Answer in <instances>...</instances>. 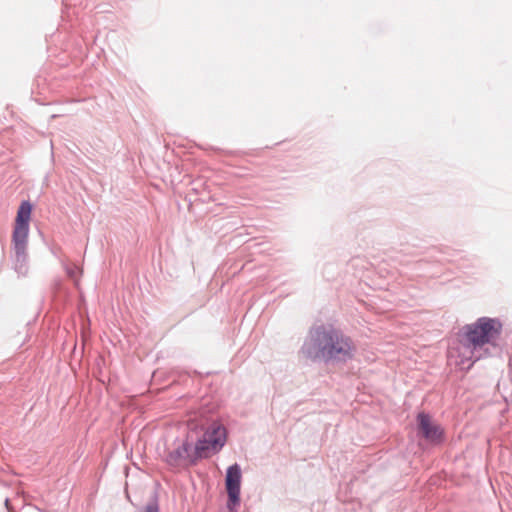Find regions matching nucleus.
<instances>
[{"mask_svg": "<svg viewBox=\"0 0 512 512\" xmlns=\"http://www.w3.org/2000/svg\"><path fill=\"white\" fill-rule=\"evenodd\" d=\"M300 354L313 362L345 364L357 353L354 340L341 329L332 325L311 327L300 348Z\"/></svg>", "mask_w": 512, "mask_h": 512, "instance_id": "obj_1", "label": "nucleus"}, {"mask_svg": "<svg viewBox=\"0 0 512 512\" xmlns=\"http://www.w3.org/2000/svg\"><path fill=\"white\" fill-rule=\"evenodd\" d=\"M502 330L501 323L492 318L481 317L463 328L464 345L473 353L485 344L495 345Z\"/></svg>", "mask_w": 512, "mask_h": 512, "instance_id": "obj_2", "label": "nucleus"}, {"mask_svg": "<svg viewBox=\"0 0 512 512\" xmlns=\"http://www.w3.org/2000/svg\"><path fill=\"white\" fill-rule=\"evenodd\" d=\"M227 438L226 428L218 421H213L199 438L194 448L192 447L193 461L197 464L199 460L218 453L225 445Z\"/></svg>", "mask_w": 512, "mask_h": 512, "instance_id": "obj_3", "label": "nucleus"}, {"mask_svg": "<svg viewBox=\"0 0 512 512\" xmlns=\"http://www.w3.org/2000/svg\"><path fill=\"white\" fill-rule=\"evenodd\" d=\"M32 205L29 201H22L17 211L16 223L12 234L13 245L22 252L24 243L28 240L29 220Z\"/></svg>", "mask_w": 512, "mask_h": 512, "instance_id": "obj_4", "label": "nucleus"}, {"mask_svg": "<svg viewBox=\"0 0 512 512\" xmlns=\"http://www.w3.org/2000/svg\"><path fill=\"white\" fill-rule=\"evenodd\" d=\"M164 461L174 468L193 466L192 444L187 439L178 442L174 449L165 455Z\"/></svg>", "mask_w": 512, "mask_h": 512, "instance_id": "obj_5", "label": "nucleus"}, {"mask_svg": "<svg viewBox=\"0 0 512 512\" xmlns=\"http://www.w3.org/2000/svg\"><path fill=\"white\" fill-rule=\"evenodd\" d=\"M242 472L239 464L235 463L226 471L225 486L228 494L229 506H240Z\"/></svg>", "mask_w": 512, "mask_h": 512, "instance_id": "obj_6", "label": "nucleus"}, {"mask_svg": "<svg viewBox=\"0 0 512 512\" xmlns=\"http://www.w3.org/2000/svg\"><path fill=\"white\" fill-rule=\"evenodd\" d=\"M419 433L430 443L439 444L443 440V430L432 422L429 414L421 412L417 415Z\"/></svg>", "mask_w": 512, "mask_h": 512, "instance_id": "obj_7", "label": "nucleus"}, {"mask_svg": "<svg viewBox=\"0 0 512 512\" xmlns=\"http://www.w3.org/2000/svg\"><path fill=\"white\" fill-rule=\"evenodd\" d=\"M26 248H27V242L24 243L23 251L20 252L17 250L16 246H14L15 251V270L19 274H26L27 272V265H26Z\"/></svg>", "mask_w": 512, "mask_h": 512, "instance_id": "obj_8", "label": "nucleus"}, {"mask_svg": "<svg viewBox=\"0 0 512 512\" xmlns=\"http://www.w3.org/2000/svg\"><path fill=\"white\" fill-rule=\"evenodd\" d=\"M65 271L69 278L74 280L75 285H78V277L81 274V270L77 265H67Z\"/></svg>", "mask_w": 512, "mask_h": 512, "instance_id": "obj_9", "label": "nucleus"}, {"mask_svg": "<svg viewBox=\"0 0 512 512\" xmlns=\"http://www.w3.org/2000/svg\"><path fill=\"white\" fill-rule=\"evenodd\" d=\"M143 512H159V505L156 499L150 501L144 508Z\"/></svg>", "mask_w": 512, "mask_h": 512, "instance_id": "obj_10", "label": "nucleus"}, {"mask_svg": "<svg viewBox=\"0 0 512 512\" xmlns=\"http://www.w3.org/2000/svg\"><path fill=\"white\" fill-rule=\"evenodd\" d=\"M227 512H238V507L239 506H234V507H231L229 506V503H227Z\"/></svg>", "mask_w": 512, "mask_h": 512, "instance_id": "obj_11", "label": "nucleus"}, {"mask_svg": "<svg viewBox=\"0 0 512 512\" xmlns=\"http://www.w3.org/2000/svg\"><path fill=\"white\" fill-rule=\"evenodd\" d=\"M5 507L9 512L11 511L10 500L8 498L5 499Z\"/></svg>", "mask_w": 512, "mask_h": 512, "instance_id": "obj_12", "label": "nucleus"}]
</instances>
